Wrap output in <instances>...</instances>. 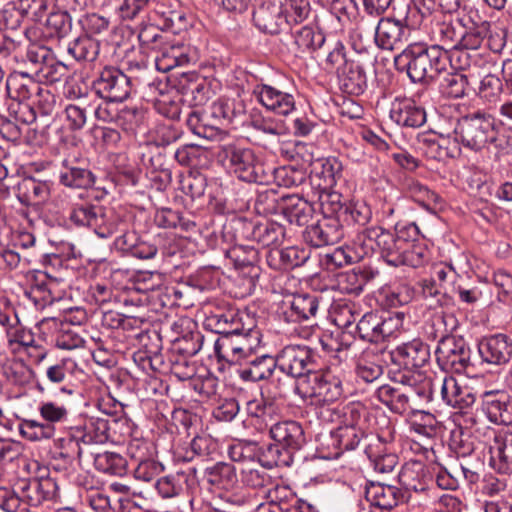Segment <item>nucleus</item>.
Segmentation results:
<instances>
[{"instance_id": "obj_1", "label": "nucleus", "mask_w": 512, "mask_h": 512, "mask_svg": "<svg viewBox=\"0 0 512 512\" xmlns=\"http://www.w3.org/2000/svg\"><path fill=\"white\" fill-rule=\"evenodd\" d=\"M69 220L78 227L92 229L99 238L107 239L120 233L114 240L115 249L131 254L138 238L128 231L127 223L112 208L99 204L81 203L71 207Z\"/></svg>"}, {"instance_id": "obj_2", "label": "nucleus", "mask_w": 512, "mask_h": 512, "mask_svg": "<svg viewBox=\"0 0 512 512\" xmlns=\"http://www.w3.org/2000/svg\"><path fill=\"white\" fill-rule=\"evenodd\" d=\"M260 339L248 342L246 339L232 341L225 337L214 342V352L218 361L229 365H238L237 374L245 382H258L270 378L277 366L274 357L263 354L256 355Z\"/></svg>"}, {"instance_id": "obj_3", "label": "nucleus", "mask_w": 512, "mask_h": 512, "mask_svg": "<svg viewBox=\"0 0 512 512\" xmlns=\"http://www.w3.org/2000/svg\"><path fill=\"white\" fill-rule=\"evenodd\" d=\"M413 82L433 81L447 71L446 51L423 42L409 44L396 58Z\"/></svg>"}, {"instance_id": "obj_4", "label": "nucleus", "mask_w": 512, "mask_h": 512, "mask_svg": "<svg viewBox=\"0 0 512 512\" xmlns=\"http://www.w3.org/2000/svg\"><path fill=\"white\" fill-rule=\"evenodd\" d=\"M451 136L457 147L479 152L496 140L494 119L482 112L468 114L456 121Z\"/></svg>"}, {"instance_id": "obj_5", "label": "nucleus", "mask_w": 512, "mask_h": 512, "mask_svg": "<svg viewBox=\"0 0 512 512\" xmlns=\"http://www.w3.org/2000/svg\"><path fill=\"white\" fill-rule=\"evenodd\" d=\"M269 431L276 444L268 448V454L272 459L266 465L269 468L291 465L292 454L299 451L306 442L301 424L297 421L285 420L271 425Z\"/></svg>"}, {"instance_id": "obj_6", "label": "nucleus", "mask_w": 512, "mask_h": 512, "mask_svg": "<svg viewBox=\"0 0 512 512\" xmlns=\"http://www.w3.org/2000/svg\"><path fill=\"white\" fill-rule=\"evenodd\" d=\"M422 21L415 4H408L403 18L382 17L375 28V43L384 50H393L408 40L412 29Z\"/></svg>"}, {"instance_id": "obj_7", "label": "nucleus", "mask_w": 512, "mask_h": 512, "mask_svg": "<svg viewBox=\"0 0 512 512\" xmlns=\"http://www.w3.org/2000/svg\"><path fill=\"white\" fill-rule=\"evenodd\" d=\"M296 392L302 398H316L322 402H335L344 396L343 373L327 369H315L296 383Z\"/></svg>"}, {"instance_id": "obj_8", "label": "nucleus", "mask_w": 512, "mask_h": 512, "mask_svg": "<svg viewBox=\"0 0 512 512\" xmlns=\"http://www.w3.org/2000/svg\"><path fill=\"white\" fill-rule=\"evenodd\" d=\"M404 314L401 312H369L356 325L357 336L370 343H379L394 336L403 327Z\"/></svg>"}, {"instance_id": "obj_9", "label": "nucleus", "mask_w": 512, "mask_h": 512, "mask_svg": "<svg viewBox=\"0 0 512 512\" xmlns=\"http://www.w3.org/2000/svg\"><path fill=\"white\" fill-rule=\"evenodd\" d=\"M218 160L231 173L245 182H257L261 166L257 163L254 152L236 144L220 146Z\"/></svg>"}, {"instance_id": "obj_10", "label": "nucleus", "mask_w": 512, "mask_h": 512, "mask_svg": "<svg viewBox=\"0 0 512 512\" xmlns=\"http://www.w3.org/2000/svg\"><path fill=\"white\" fill-rule=\"evenodd\" d=\"M282 373L297 378L299 382L318 368L317 355L307 346L289 345L274 358Z\"/></svg>"}, {"instance_id": "obj_11", "label": "nucleus", "mask_w": 512, "mask_h": 512, "mask_svg": "<svg viewBox=\"0 0 512 512\" xmlns=\"http://www.w3.org/2000/svg\"><path fill=\"white\" fill-rule=\"evenodd\" d=\"M435 356L441 370L463 373L470 365L471 350L464 338L443 336L438 342Z\"/></svg>"}, {"instance_id": "obj_12", "label": "nucleus", "mask_w": 512, "mask_h": 512, "mask_svg": "<svg viewBox=\"0 0 512 512\" xmlns=\"http://www.w3.org/2000/svg\"><path fill=\"white\" fill-rule=\"evenodd\" d=\"M393 441L391 430L383 434L370 433L365 437L364 453L376 472L390 473L397 466L398 456Z\"/></svg>"}, {"instance_id": "obj_13", "label": "nucleus", "mask_w": 512, "mask_h": 512, "mask_svg": "<svg viewBox=\"0 0 512 512\" xmlns=\"http://www.w3.org/2000/svg\"><path fill=\"white\" fill-rule=\"evenodd\" d=\"M135 87L132 76L116 67H105L93 82L97 95L109 102L126 100Z\"/></svg>"}, {"instance_id": "obj_14", "label": "nucleus", "mask_w": 512, "mask_h": 512, "mask_svg": "<svg viewBox=\"0 0 512 512\" xmlns=\"http://www.w3.org/2000/svg\"><path fill=\"white\" fill-rule=\"evenodd\" d=\"M366 244L368 256L376 250L380 257L390 266L398 267L402 265L405 254V246L394 237L389 231L381 227H369L365 229Z\"/></svg>"}, {"instance_id": "obj_15", "label": "nucleus", "mask_w": 512, "mask_h": 512, "mask_svg": "<svg viewBox=\"0 0 512 512\" xmlns=\"http://www.w3.org/2000/svg\"><path fill=\"white\" fill-rule=\"evenodd\" d=\"M408 392L411 411L420 410L433 400L435 383L433 379L419 370H408L401 373L396 380Z\"/></svg>"}, {"instance_id": "obj_16", "label": "nucleus", "mask_w": 512, "mask_h": 512, "mask_svg": "<svg viewBox=\"0 0 512 512\" xmlns=\"http://www.w3.org/2000/svg\"><path fill=\"white\" fill-rule=\"evenodd\" d=\"M252 94L266 110L279 116H288L296 108L293 93L271 84L257 83L253 87Z\"/></svg>"}, {"instance_id": "obj_17", "label": "nucleus", "mask_w": 512, "mask_h": 512, "mask_svg": "<svg viewBox=\"0 0 512 512\" xmlns=\"http://www.w3.org/2000/svg\"><path fill=\"white\" fill-rule=\"evenodd\" d=\"M61 283L60 280L49 276L46 272L38 271L33 276L29 288L25 290V296L36 309H43L62 298Z\"/></svg>"}, {"instance_id": "obj_18", "label": "nucleus", "mask_w": 512, "mask_h": 512, "mask_svg": "<svg viewBox=\"0 0 512 512\" xmlns=\"http://www.w3.org/2000/svg\"><path fill=\"white\" fill-rule=\"evenodd\" d=\"M194 328L195 323L188 319H180L173 325L178 335L171 340V352L180 355L184 365L186 359L196 355L204 344V336Z\"/></svg>"}, {"instance_id": "obj_19", "label": "nucleus", "mask_w": 512, "mask_h": 512, "mask_svg": "<svg viewBox=\"0 0 512 512\" xmlns=\"http://www.w3.org/2000/svg\"><path fill=\"white\" fill-rule=\"evenodd\" d=\"M218 325H223V330L220 331L221 336L216 341L227 337L232 341L246 339L252 343L260 339V332L255 329L253 320L247 314L223 313L219 316Z\"/></svg>"}, {"instance_id": "obj_20", "label": "nucleus", "mask_w": 512, "mask_h": 512, "mask_svg": "<svg viewBox=\"0 0 512 512\" xmlns=\"http://www.w3.org/2000/svg\"><path fill=\"white\" fill-rule=\"evenodd\" d=\"M197 486L198 480L194 467H188L168 474L154 482L155 489L164 499L178 497L184 493L191 492Z\"/></svg>"}, {"instance_id": "obj_21", "label": "nucleus", "mask_w": 512, "mask_h": 512, "mask_svg": "<svg viewBox=\"0 0 512 512\" xmlns=\"http://www.w3.org/2000/svg\"><path fill=\"white\" fill-rule=\"evenodd\" d=\"M58 181L69 189H88L95 183V176L86 164L77 157L61 161L57 172Z\"/></svg>"}, {"instance_id": "obj_22", "label": "nucleus", "mask_w": 512, "mask_h": 512, "mask_svg": "<svg viewBox=\"0 0 512 512\" xmlns=\"http://www.w3.org/2000/svg\"><path fill=\"white\" fill-rule=\"evenodd\" d=\"M478 353L487 364H507L512 358V339L502 333L482 337L478 342Z\"/></svg>"}, {"instance_id": "obj_23", "label": "nucleus", "mask_w": 512, "mask_h": 512, "mask_svg": "<svg viewBox=\"0 0 512 512\" xmlns=\"http://www.w3.org/2000/svg\"><path fill=\"white\" fill-rule=\"evenodd\" d=\"M389 116L394 123L405 128H419L427 120L424 107L409 97H396L391 103Z\"/></svg>"}, {"instance_id": "obj_24", "label": "nucleus", "mask_w": 512, "mask_h": 512, "mask_svg": "<svg viewBox=\"0 0 512 512\" xmlns=\"http://www.w3.org/2000/svg\"><path fill=\"white\" fill-rule=\"evenodd\" d=\"M343 227L336 217H324L315 224L307 226L304 240L313 247H323L339 242L343 237Z\"/></svg>"}, {"instance_id": "obj_25", "label": "nucleus", "mask_w": 512, "mask_h": 512, "mask_svg": "<svg viewBox=\"0 0 512 512\" xmlns=\"http://www.w3.org/2000/svg\"><path fill=\"white\" fill-rule=\"evenodd\" d=\"M319 308L315 294H296L284 300L280 315L287 323H297L314 317Z\"/></svg>"}, {"instance_id": "obj_26", "label": "nucleus", "mask_w": 512, "mask_h": 512, "mask_svg": "<svg viewBox=\"0 0 512 512\" xmlns=\"http://www.w3.org/2000/svg\"><path fill=\"white\" fill-rule=\"evenodd\" d=\"M365 497L371 506L380 512H393L399 504L408 501L407 492L401 488L382 483H371L365 491Z\"/></svg>"}, {"instance_id": "obj_27", "label": "nucleus", "mask_w": 512, "mask_h": 512, "mask_svg": "<svg viewBox=\"0 0 512 512\" xmlns=\"http://www.w3.org/2000/svg\"><path fill=\"white\" fill-rule=\"evenodd\" d=\"M482 409L492 423L507 425L512 422V407L509 403V396L503 390L483 392Z\"/></svg>"}, {"instance_id": "obj_28", "label": "nucleus", "mask_w": 512, "mask_h": 512, "mask_svg": "<svg viewBox=\"0 0 512 512\" xmlns=\"http://www.w3.org/2000/svg\"><path fill=\"white\" fill-rule=\"evenodd\" d=\"M392 359L407 370L423 367L430 359L429 346L420 339L399 345L392 352Z\"/></svg>"}, {"instance_id": "obj_29", "label": "nucleus", "mask_w": 512, "mask_h": 512, "mask_svg": "<svg viewBox=\"0 0 512 512\" xmlns=\"http://www.w3.org/2000/svg\"><path fill=\"white\" fill-rule=\"evenodd\" d=\"M440 393L442 400L447 405L460 410L471 407L476 400L472 389L466 385H461L452 376H445L441 380Z\"/></svg>"}, {"instance_id": "obj_30", "label": "nucleus", "mask_w": 512, "mask_h": 512, "mask_svg": "<svg viewBox=\"0 0 512 512\" xmlns=\"http://www.w3.org/2000/svg\"><path fill=\"white\" fill-rule=\"evenodd\" d=\"M20 488L23 498L31 506L55 499L59 489L56 480L52 477L34 478L28 482H22Z\"/></svg>"}, {"instance_id": "obj_31", "label": "nucleus", "mask_w": 512, "mask_h": 512, "mask_svg": "<svg viewBox=\"0 0 512 512\" xmlns=\"http://www.w3.org/2000/svg\"><path fill=\"white\" fill-rule=\"evenodd\" d=\"M37 91H40L39 83L27 73L13 72L6 79L3 96L21 103L29 100Z\"/></svg>"}, {"instance_id": "obj_32", "label": "nucleus", "mask_w": 512, "mask_h": 512, "mask_svg": "<svg viewBox=\"0 0 512 512\" xmlns=\"http://www.w3.org/2000/svg\"><path fill=\"white\" fill-rule=\"evenodd\" d=\"M51 185L49 181L25 177L17 185L16 197L25 206L42 204L50 196Z\"/></svg>"}, {"instance_id": "obj_33", "label": "nucleus", "mask_w": 512, "mask_h": 512, "mask_svg": "<svg viewBox=\"0 0 512 512\" xmlns=\"http://www.w3.org/2000/svg\"><path fill=\"white\" fill-rule=\"evenodd\" d=\"M364 244H366L365 229L356 235L352 244L338 247L330 254H327V260L335 267L359 262L368 257V250Z\"/></svg>"}, {"instance_id": "obj_34", "label": "nucleus", "mask_w": 512, "mask_h": 512, "mask_svg": "<svg viewBox=\"0 0 512 512\" xmlns=\"http://www.w3.org/2000/svg\"><path fill=\"white\" fill-rule=\"evenodd\" d=\"M490 466L501 474L512 473V426L490 445Z\"/></svg>"}, {"instance_id": "obj_35", "label": "nucleus", "mask_w": 512, "mask_h": 512, "mask_svg": "<svg viewBox=\"0 0 512 512\" xmlns=\"http://www.w3.org/2000/svg\"><path fill=\"white\" fill-rule=\"evenodd\" d=\"M309 259V253L301 248L289 246L268 251L266 260L274 270H289L303 265Z\"/></svg>"}, {"instance_id": "obj_36", "label": "nucleus", "mask_w": 512, "mask_h": 512, "mask_svg": "<svg viewBox=\"0 0 512 512\" xmlns=\"http://www.w3.org/2000/svg\"><path fill=\"white\" fill-rule=\"evenodd\" d=\"M451 137V133H448L446 137L441 135L439 138L434 134H422L417 138L418 148L427 158L433 160L455 157L459 153L460 147L455 144L453 147L445 146Z\"/></svg>"}, {"instance_id": "obj_37", "label": "nucleus", "mask_w": 512, "mask_h": 512, "mask_svg": "<svg viewBox=\"0 0 512 512\" xmlns=\"http://www.w3.org/2000/svg\"><path fill=\"white\" fill-rule=\"evenodd\" d=\"M427 34L433 42L430 46H438L445 51L457 47L459 33H457L453 23L445 20L443 15L433 17Z\"/></svg>"}, {"instance_id": "obj_38", "label": "nucleus", "mask_w": 512, "mask_h": 512, "mask_svg": "<svg viewBox=\"0 0 512 512\" xmlns=\"http://www.w3.org/2000/svg\"><path fill=\"white\" fill-rule=\"evenodd\" d=\"M340 88L351 95H361L367 88L366 72L361 64L354 61L345 62L338 71Z\"/></svg>"}, {"instance_id": "obj_39", "label": "nucleus", "mask_w": 512, "mask_h": 512, "mask_svg": "<svg viewBox=\"0 0 512 512\" xmlns=\"http://www.w3.org/2000/svg\"><path fill=\"white\" fill-rule=\"evenodd\" d=\"M279 209L287 221L298 226L306 225L314 211L312 205L298 195L282 196Z\"/></svg>"}, {"instance_id": "obj_40", "label": "nucleus", "mask_w": 512, "mask_h": 512, "mask_svg": "<svg viewBox=\"0 0 512 512\" xmlns=\"http://www.w3.org/2000/svg\"><path fill=\"white\" fill-rule=\"evenodd\" d=\"M398 385H381L375 391V396L391 412L402 415L411 411V406L406 388L403 385Z\"/></svg>"}, {"instance_id": "obj_41", "label": "nucleus", "mask_w": 512, "mask_h": 512, "mask_svg": "<svg viewBox=\"0 0 512 512\" xmlns=\"http://www.w3.org/2000/svg\"><path fill=\"white\" fill-rule=\"evenodd\" d=\"M402 491L407 492L408 500L411 492H424L427 489L425 469L422 463H407L399 473Z\"/></svg>"}, {"instance_id": "obj_42", "label": "nucleus", "mask_w": 512, "mask_h": 512, "mask_svg": "<svg viewBox=\"0 0 512 512\" xmlns=\"http://www.w3.org/2000/svg\"><path fill=\"white\" fill-rule=\"evenodd\" d=\"M83 444H104L110 439V425L107 418L89 417L82 428H77Z\"/></svg>"}, {"instance_id": "obj_43", "label": "nucleus", "mask_w": 512, "mask_h": 512, "mask_svg": "<svg viewBox=\"0 0 512 512\" xmlns=\"http://www.w3.org/2000/svg\"><path fill=\"white\" fill-rule=\"evenodd\" d=\"M131 457L137 461L134 469V476L137 480L151 482L163 471V465L153 459L145 458V452L142 451L140 444H131L129 446Z\"/></svg>"}, {"instance_id": "obj_44", "label": "nucleus", "mask_w": 512, "mask_h": 512, "mask_svg": "<svg viewBox=\"0 0 512 512\" xmlns=\"http://www.w3.org/2000/svg\"><path fill=\"white\" fill-rule=\"evenodd\" d=\"M251 237L263 247L278 246L285 238V228L274 221H261L253 225Z\"/></svg>"}, {"instance_id": "obj_45", "label": "nucleus", "mask_w": 512, "mask_h": 512, "mask_svg": "<svg viewBox=\"0 0 512 512\" xmlns=\"http://www.w3.org/2000/svg\"><path fill=\"white\" fill-rule=\"evenodd\" d=\"M78 370L80 369L75 360L64 357L49 364L45 368L42 382L51 385H60L70 381Z\"/></svg>"}, {"instance_id": "obj_46", "label": "nucleus", "mask_w": 512, "mask_h": 512, "mask_svg": "<svg viewBox=\"0 0 512 512\" xmlns=\"http://www.w3.org/2000/svg\"><path fill=\"white\" fill-rule=\"evenodd\" d=\"M253 20L261 31L276 34L284 22V17L281 7L273 4L260 6L253 14Z\"/></svg>"}, {"instance_id": "obj_47", "label": "nucleus", "mask_w": 512, "mask_h": 512, "mask_svg": "<svg viewBox=\"0 0 512 512\" xmlns=\"http://www.w3.org/2000/svg\"><path fill=\"white\" fill-rule=\"evenodd\" d=\"M207 482L217 488L229 490L237 483V474L234 465L218 462L205 469Z\"/></svg>"}, {"instance_id": "obj_48", "label": "nucleus", "mask_w": 512, "mask_h": 512, "mask_svg": "<svg viewBox=\"0 0 512 512\" xmlns=\"http://www.w3.org/2000/svg\"><path fill=\"white\" fill-rule=\"evenodd\" d=\"M18 432L27 441L42 442L52 439L56 434V428L44 421L24 418L19 420Z\"/></svg>"}, {"instance_id": "obj_49", "label": "nucleus", "mask_w": 512, "mask_h": 512, "mask_svg": "<svg viewBox=\"0 0 512 512\" xmlns=\"http://www.w3.org/2000/svg\"><path fill=\"white\" fill-rule=\"evenodd\" d=\"M190 61L187 49L183 45H171L164 47L155 59L158 71L168 72L175 67L184 66Z\"/></svg>"}, {"instance_id": "obj_50", "label": "nucleus", "mask_w": 512, "mask_h": 512, "mask_svg": "<svg viewBox=\"0 0 512 512\" xmlns=\"http://www.w3.org/2000/svg\"><path fill=\"white\" fill-rule=\"evenodd\" d=\"M94 467L101 473L121 477L127 472V461L119 453L105 451L95 454Z\"/></svg>"}, {"instance_id": "obj_51", "label": "nucleus", "mask_w": 512, "mask_h": 512, "mask_svg": "<svg viewBox=\"0 0 512 512\" xmlns=\"http://www.w3.org/2000/svg\"><path fill=\"white\" fill-rule=\"evenodd\" d=\"M100 43L91 36H83L69 43L68 53L77 61L93 62L97 59Z\"/></svg>"}, {"instance_id": "obj_52", "label": "nucleus", "mask_w": 512, "mask_h": 512, "mask_svg": "<svg viewBox=\"0 0 512 512\" xmlns=\"http://www.w3.org/2000/svg\"><path fill=\"white\" fill-rule=\"evenodd\" d=\"M2 374L6 380L14 385L23 386L32 378L31 368L16 357L7 358L2 364Z\"/></svg>"}, {"instance_id": "obj_53", "label": "nucleus", "mask_w": 512, "mask_h": 512, "mask_svg": "<svg viewBox=\"0 0 512 512\" xmlns=\"http://www.w3.org/2000/svg\"><path fill=\"white\" fill-rule=\"evenodd\" d=\"M341 170V163L334 157L318 159L313 167V172L322 179V183H319V185L325 189L336 184V179L340 176Z\"/></svg>"}, {"instance_id": "obj_54", "label": "nucleus", "mask_w": 512, "mask_h": 512, "mask_svg": "<svg viewBox=\"0 0 512 512\" xmlns=\"http://www.w3.org/2000/svg\"><path fill=\"white\" fill-rule=\"evenodd\" d=\"M410 193L413 200L430 213H436L443 206L441 196L419 182L411 184Z\"/></svg>"}, {"instance_id": "obj_55", "label": "nucleus", "mask_w": 512, "mask_h": 512, "mask_svg": "<svg viewBox=\"0 0 512 512\" xmlns=\"http://www.w3.org/2000/svg\"><path fill=\"white\" fill-rule=\"evenodd\" d=\"M413 415L409 421V430L419 437L427 440L436 435L437 421L433 414L422 410L412 411Z\"/></svg>"}, {"instance_id": "obj_56", "label": "nucleus", "mask_w": 512, "mask_h": 512, "mask_svg": "<svg viewBox=\"0 0 512 512\" xmlns=\"http://www.w3.org/2000/svg\"><path fill=\"white\" fill-rule=\"evenodd\" d=\"M462 427L468 432L473 440L478 442L480 448L491 440L495 443L497 438L500 436V434H497L494 429L490 428L483 421L476 419L472 415H467L464 418V426Z\"/></svg>"}, {"instance_id": "obj_57", "label": "nucleus", "mask_w": 512, "mask_h": 512, "mask_svg": "<svg viewBox=\"0 0 512 512\" xmlns=\"http://www.w3.org/2000/svg\"><path fill=\"white\" fill-rule=\"evenodd\" d=\"M245 411L253 424L258 429H263L272 420L274 409L272 403H268L263 398H260L249 400L246 403Z\"/></svg>"}, {"instance_id": "obj_58", "label": "nucleus", "mask_w": 512, "mask_h": 512, "mask_svg": "<svg viewBox=\"0 0 512 512\" xmlns=\"http://www.w3.org/2000/svg\"><path fill=\"white\" fill-rule=\"evenodd\" d=\"M155 222L161 228L180 229L181 231H191L195 228V223L184 218L178 211L170 208H162L155 215Z\"/></svg>"}, {"instance_id": "obj_59", "label": "nucleus", "mask_w": 512, "mask_h": 512, "mask_svg": "<svg viewBox=\"0 0 512 512\" xmlns=\"http://www.w3.org/2000/svg\"><path fill=\"white\" fill-rule=\"evenodd\" d=\"M53 326L57 329L55 334V346L63 350H73L82 347L83 338L67 323H58L52 320Z\"/></svg>"}, {"instance_id": "obj_60", "label": "nucleus", "mask_w": 512, "mask_h": 512, "mask_svg": "<svg viewBox=\"0 0 512 512\" xmlns=\"http://www.w3.org/2000/svg\"><path fill=\"white\" fill-rule=\"evenodd\" d=\"M37 411L43 421L53 427L66 422L69 415L68 408L64 404L54 401H41Z\"/></svg>"}, {"instance_id": "obj_61", "label": "nucleus", "mask_w": 512, "mask_h": 512, "mask_svg": "<svg viewBox=\"0 0 512 512\" xmlns=\"http://www.w3.org/2000/svg\"><path fill=\"white\" fill-rule=\"evenodd\" d=\"M355 373L363 382L372 383L383 374V367L376 361L375 356L362 354L356 362Z\"/></svg>"}, {"instance_id": "obj_62", "label": "nucleus", "mask_w": 512, "mask_h": 512, "mask_svg": "<svg viewBox=\"0 0 512 512\" xmlns=\"http://www.w3.org/2000/svg\"><path fill=\"white\" fill-rule=\"evenodd\" d=\"M432 253L425 239L405 247L402 265L419 268L429 263Z\"/></svg>"}, {"instance_id": "obj_63", "label": "nucleus", "mask_w": 512, "mask_h": 512, "mask_svg": "<svg viewBox=\"0 0 512 512\" xmlns=\"http://www.w3.org/2000/svg\"><path fill=\"white\" fill-rule=\"evenodd\" d=\"M34 73L41 81L55 83L66 76L68 67L51 55L43 65L34 70Z\"/></svg>"}, {"instance_id": "obj_64", "label": "nucleus", "mask_w": 512, "mask_h": 512, "mask_svg": "<svg viewBox=\"0 0 512 512\" xmlns=\"http://www.w3.org/2000/svg\"><path fill=\"white\" fill-rule=\"evenodd\" d=\"M145 110L137 106H124L117 111L116 124L127 132H134L145 120Z\"/></svg>"}]
</instances>
